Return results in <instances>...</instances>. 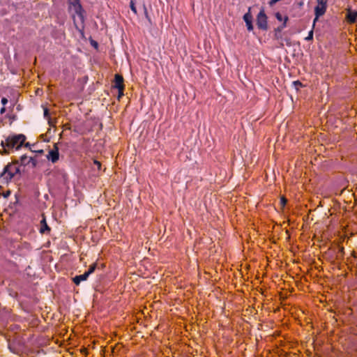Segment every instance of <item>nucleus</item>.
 Segmentation results:
<instances>
[{
	"instance_id": "nucleus-18",
	"label": "nucleus",
	"mask_w": 357,
	"mask_h": 357,
	"mask_svg": "<svg viewBox=\"0 0 357 357\" xmlns=\"http://www.w3.org/2000/svg\"><path fill=\"white\" fill-rule=\"evenodd\" d=\"M313 38V29L310 30L308 33L307 36L305 38V40H311Z\"/></svg>"
},
{
	"instance_id": "nucleus-15",
	"label": "nucleus",
	"mask_w": 357,
	"mask_h": 357,
	"mask_svg": "<svg viewBox=\"0 0 357 357\" xmlns=\"http://www.w3.org/2000/svg\"><path fill=\"white\" fill-rule=\"evenodd\" d=\"M288 17L287 16H284V21H283V23L282 24L281 26H280L278 29L279 31H282L283 29H284L286 26H287V22L288 21Z\"/></svg>"
},
{
	"instance_id": "nucleus-22",
	"label": "nucleus",
	"mask_w": 357,
	"mask_h": 357,
	"mask_svg": "<svg viewBox=\"0 0 357 357\" xmlns=\"http://www.w3.org/2000/svg\"><path fill=\"white\" fill-rule=\"evenodd\" d=\"M277 2H278V0H271L269 2V5L271 6H273L274 4H275Z\"/></svg>"
},
{
	"instance_id": "nucleus-21",
	"label": "nucleus",
	"mask_w": 357,
	"mask_h": 357,
	"mask_svg": "<svg viewBox=\"0 0 357 357\" xmlns=\"http://www.w3.org/2000/svg\"><path fill=\"white\" fill-rule=\"evenodd\" d=\"M280 202L282 206H284L287 203V199L284 197H281Z\"/></svg>"
},
{
	"instance_id": "nucleus-11",
	"label": "nucleus",
	"mask_w": 357,
	"mask_h": 357,
	"mask_svg": "<svg viewBox=\"0 0 357 357\" xmlns=\"http://www.w3.org/2000/svg\"><path fill=\"white\" fill-rule=\"evenodd\" d=\"M89 275L88 274H86V273L82 274V275H76L74 278H73V282H75V284H76L77 285L79 284V283L82 281H84L86 280L87 278H88Z\"/></svg>"
},
{
	"instance_id": "nucleus-23",
	"label": "nucleus",
	"mask_w": 357,
	"mask_h": 357,
	"mask_svg": "<svg viewBox=\"0 0 357 357\" xmlns=\"http://www.w3.org/2000/svg\"><path fill=\"white\" fill-rule=\"evenodd\" d=\"M5 111H6V109H5V107H3L1 109V110H0V113H1V114H3V113L5 112Z\"/></svg>"
},
{
	"instance_id": "nucleus-17",
	"label": "nucleus",
	"mask_w": 357,
	"mask_h": 357,
	"mask_svg": "<svg viewBox=\"0 0 357 357\" xmlns=\"http://www.w3.org/2000/svg\"><path fill=\"white\" fill-rule=\"evenodd\" d=\"M50 114H49V110L47 108L45 107L44 108V117L48 121V123L50 124H51V121H50Z\"/></svg>"
},
{
	"instance_id": "nucleus-7",
	"label": "nucleus",
	"mask_w": 357,
	"mask_h": 357,
	"mask_svg": "<svg viewBox=\"0 0 357 357\" xmlns=\"http://www.w3.org/2000/svg\"><path fill=\"white\" fill-rule=\"evenodd\" d=\"M114 87L118 89L119 91V96L123 94V78L121 75L116 74L114 78Z\"/></svg>"
},
{
	"instance_id": "nucleus-6",
	"label": "nucleus",
	"mask_w": 357,
	"mask_h": 357,
	"mask_svg": "<svg viewBox=\"0 0 357 357\" xmlns=\"http://www.w3.org/2000/svg\"><path fill=\"white\" fill-rule=\"evenodd\" d=\"M47 158L48 160L51 161L52 163H55L59 160V148L56 144H55L54 146V148L48 152Z\"/></svg>"
},
{
	"instance_id": "nucleus-1",
	"label": "nucleus",
	"mask_w": 357,
	"mask_h": 357,
	"mask_svg": "<svg viewBox=\"0 0 357 357\" xmlns=\"http://www.w3.org/2000/svg\"><path fill=\"white\" fill-rule=\"evenodd\" d=\"M26 137L22 134L14 135L8 137L5 141H1V145L5 153L18 150L23 146Z\"/></svg>"
},
{
	"instance_id": "nucleus-10",
	"label": "nucleus",
	"mask_w": 357,
	"mask_h": 357,
	"mask_svg": "<svg viewBox=\"0 0 357 357\" xmlns=\"http://www.w3.org/2000/svg\"><path fill=\"white\" fill-rule=\"evenodd\" d=\"M20 163L22 165H27L31 163L33 167H35L36 165V161L32 157H27L26 155H23L21 156Z\"/></svg>"
},
{
	"instance_id": "nucleus-3",
	"label": "nucleus",
	"mask_w": 357,
	"mask_h": 357,
	"mask_svg": "<svg viewBox=\"0 0 357 357\" xmlns=\"http://www.w3.org/2000/svg\"><path fill=\"white\" fill-rule=\"evenodd\" d=\"M317 5L314 8L315 18L313 22V27L314 26L315 22L318 20L319 17L324 15L327 8L326 0H317Z\"/></svg>"
},
{
	"instance_id": "nucleus-5",
	"label": "nucleus",
	"mask_w": 357,
	"mask_h": 357,
	"mask_svg": "<svg viewBox=\"0 0 357 357\" xmlns=\"http://www.w3.org/2000/svg\"><path fill=\"white\" fill-rule=\"evenodd\" d=\"M257 25L259 29L264 31L268 29L267 16L264 9H261L257 16Z\"/></svg>"
},
{
	"instance_id": "nucleus-20",
	"label": "nucleus",
	"mask_w": 357,
	"mask_h": 357,
	"mask_svg": "<svg viewBox=\"0 0 357 357\" xmlns=\"http://www.w3.org/2000/svg\"><path fill=\"white\" fill-rule=\"evenodd\" d=\"M1 102L2 105L4 106L5 105L7 104L8 99L6 98H2Z\"/></svg>"
},
{
	"instance_id": "nucleus-24",
	"label": "nucleus",
	"mask_w": 357,
	"mask_h": 357,
	"mask_svg": "<svg viewBox=\"0 0 357 357\" xmlns=\"http://www.w3.org/2000/svg\"><path fill=\"white\" fill-rule=\"evenodd\" d=\"M93 45H94L95 47H97V46H98L97 43L94 42Z\"/></svg>"
},
{
	"instance_id": "nucleus-2",
	"label": "nucleus",
	"mask_w": 357,
	"mask_h": 357,
	"mask_svg": "<svg viewBox=\"0 0 357 357\" xmlns=\"http://www.w3.org/2000/svg\"><path fill=\"white\" fill-rule=\"evenodd\" d=\"M18 172L19 169L17 165H8L0 175V181L3 183H8Z\"/></svg>"
},
{
	"instance_id": "nucleus-12",
	"label": "nucleus",
	"mask_w": 357,
	"mask_h": 357,
	"mask_svg": "<svg viewBox=\"0 0 357 357\" xmlns=\"http://www.w3.org/2000/svg\"><path fill=\"white\" fill-rule=\"evenodd\" d=\"M40 225H41V227H40V232L41 234H44L46 231H49L50 230V227L47 225V222H46V220H45V218H43L40 221Z\"/></svg>"
},
{
	"instance_id": "nucleus-13",
	"label": "nucleus",
	"mask_w": 357,
	"mask_h": 357,
	"mask_svg": "<svg viewBox=\"0 0 357 357\" xmlns=\"http://www.w3.org/2000/svg\"><path fill=\"white\" fill-rule=\"evenodd\" d=\"M93 167H92V169L96 171H100L101 169V163L96 160H94L93 162Z\"/></svg>"
},
{
	"instance_id": "nucleus-25",
	"label": "nucleus",
	"mask_w": 357,
	"mask_h": 357,
	"mask_svg": "<svg viewBox=\"0 0 357 357\" xmlns=\"http://www.w3.org/2000/svg\"><path fill=\"white\" fill-rule=\"evenodd\" d=\"M29 145V143H26V144H25V146H28Z\"/></svg>"
},
{
	"instance_id": "nucleus-19",
	"label": "nucleus",
	"mask_w": 357,
	"mask_h": 357,
	"mask_svg": "<svg viewBox=\"0 0 357 357\" xmlns=\"http://www.w3.org/2000/svg\"><path fill=\"white\" fill-rule=\"evenodd\" d=\"M275 17L280 22L284 21V17H282V15L280 13H275Z\"/></svg>"
},
{
	"instance_id": "nucleus-16",
	"label": "nucleus",
	"mask_w": 357,
	"mask_h": 357,
	"mask_svg": "<svg viewBox=\"0 0 357 357\" xmlns=\"http://www.w3.org/2000/svg\"><path fill=\"white\" fill-rule=\"evenodd\" d=\"M135 0H130V7L131 10H132L135 14H137V11L136 6H135Z\"/></svg>"
},
{
	"instance_id": "nucleus-4",
	"label": "nucleus",
	"mask_w": 357,
	"mask_h": 357,
	"mask_svg": "<svg viewBox=\"0 0 357 357\" xmlns=\"http://www.w3.org/2000/svg\"><path fill=\"white\" fill-rule=\"evenodd\" d=\"M69 8L73 10L75 15H77L81 20L84 19V10L80 3L79 0H69Z\"/></svg>"
},
{
	"instance_id": "nucleus-8",
	"label": "nucleus",
	"mask_w": 357,
	"mask_h": 357,
	"mask_svg": "<svg viewBox=\"0 0 357 357\" xmlns=\"http://www.w3.org/2000/svg\"><path fill=\"white\" fill-rule=\"evenodd\" d=\"M243 20L245 22L247 29L249 31H251L253 30V25H252V16L250 13V8L248 9V12L246 13L243 15Z\"/></svg>"
},
{
	"instance_id": "nucleus-14",
	"label": "nucleus",
	"mask_w": 357,
	"mask_h": 357,
	"mask_svg": "<svg viewBox=\"0 0 357 357\" xmlns=\"http://www.w3.org/2000/svg\"><path fill=\"white\" fill-rule=\"evenodd\" d=\"M96 264H92L90 266H89V268L87 271H86L85 273L86 274H88V275L89 276L91 273H93L94 272V271L96 270Z\"/></svg>"
},
{
	"instance_id": "nucleus-9",
	"label": "nucleus",
	"mask_w": 357,
	"mask_h": 357,
	"mask_svg": "<svg viewBox=\"0 0 357 357\" xmlns=\"http://www.w3.org/2000/svg\"><path fill=\"white\" fill-rule=\"evenodd\" d=\"M346 18L349 23L357 22V10L352 11L351 8H348Z\"/></svg>"
}]
</instances>
